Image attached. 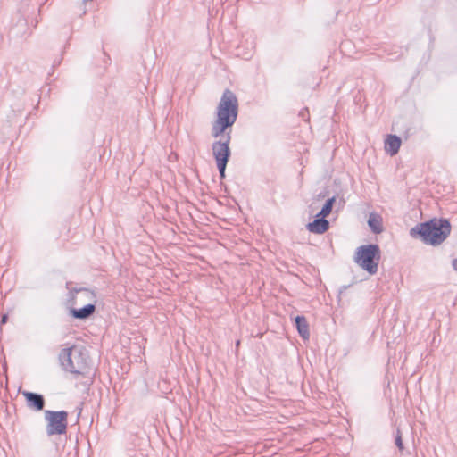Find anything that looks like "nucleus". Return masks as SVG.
I'll list each match as a JSON object with an SVG mask.
<instances>
[{
  "label": "nucleus",
  "mask_w": 457,
  "mask_h": 457,
  "mask_svg": "<svg viewBox=\"0 0 457 457\" xmlns=\"http://www.w3.org/2000/svg\"><path fill=\"white\" fill-rule=\"evenodd\" d=\"M59 361L65 371L85 376L90 370V357L87 350L81 345L63 348L59 353Z\"/></svg>",
  "instance_id": "obj_3"
},
{
  "label": "nucleus",
  "mask_w": 457,
  "mask_h": 457,
  "mask_svg": "<svg viewBox=\"0 0 457 457\" xmlns=\"http://www.w3.org/2000/svg\"><path fill=\"white\" fill-rule=\"evenodd\" d=\"M239 344H240V341L238 340V341L237 342V346H238V345H239Z\"/></svg>",
  "instance_id": "obj_17"
},
{
  "label": "nucleus",
  "mask_w": 457,
  "mask_h": 457,
  "mask_svg": "<svg viewBox=\"0 0 457 457\" xmlns=\"http://www.w3.org/2000/svg\"><path fill=\"white\" fill-rule=\"evenodd\" d=\"M295 326L299 335L303 339H308L310 337L309 324L304 316H296L295 319Z\"/></svg>",
  "instance_id": "obj_10"
},
{
  "label": "nucleus",
  "mask_w": 457,
  "mask_h": 457,
  "mask_svg": "<svg viewBox=\"0 0 457 457\" xmlns=\"http://www.w3.org/2000/svg\"><path fill=\"white\" fill-rule=\"evenodd\" d=\"M368 225L371 231L379 234L383 231L382 218L380 215L371 212L369 215Z\"/></svg>",
  "instance_id": "obj_11"
},
{
  "label": "nucleus",
  "mask_w": 457,
  "mask_h": 457,
  "mask_svg": "<svg viewBox=\"0 0 457 457\" xmlns=\"http://www.w3.org/2000/svg\"><path fill=\"white\" fill-rule=\"evenodd\" d=\"M395 443L400 451L403 450V444L402 440V434L399 428H397Z\"/></svg>",
  "instance_id": "obj_14"
},
{
  "label": "nucleus",
  "mask_w": 457,
  "mask_h": 457,
  "mask_svg": "<svg viewBox=\"0 0 457 457\" xmlns=\"http://www.w3.org/2000/svg\"><path fill=\"white\" fill-rule=\"evenodd\" d=\"M325 218L326 217H316L312 222L308 223V230L316 234H323L326 232L329 228V222Z\"/></svg>",
  "instance_id": "obj_7"
},
{
  "label": "nucleus",
  "mask_w": 457,
  "mask_h": 457,
  "mask_svg": "<svg viewBox=\"0 0 457 457\" xmlns=\"http://www.w3.org/2000/svg\"><path fill=\"white\" fill-rule=\"evenodd\" d=\"M7 320H8V315L3 314L1 317V324H5L7 322Z\"/></svg>",
  "instance_id": "obj_15"
},
{
  "label": "nucleus",
  "mask_w": 457,
  "mask_h": 457,
  "mask_svg": "<svg viewBox=\"0 0 457 457\" xmlns=\"http://www.w3.org/2000/svg\"><path fill=\"white\" fill-rule=\"evenodd\" d=\"M336 202V197L332 196L331 198H328L323 207L321 208L320 212L316 215V217H328L332 211L333 205Z\"/></svg>",
  "instance_id": "obj_12"
},
{
  "label": "nucleus",
  "mask_w": 457,
  "mask_h": 457,
  "mask_svg": "<svg viewBox=\"0 0 457 457\" xmlns=\"http://www.w3.org/2000/svg\"><path fill=\"white\" fill-rule=\"evenodd\" d=\"M452 266H453V270L457 271V259L453 260Z\"/></svg>",
  "instance_id": "obj_16"
},
{
  "label": "nucleus",
  "mask_w": 457,
  "mask_h": 457,
  "mask_svg": "<svg viewBox=\"0 0 457 457\" xmlns=\"http://www.w3.org/2000/svg\"><path fill=\"white\" fill-rule=\"evenodd\" d=\"M401 146V139L395 135H388L385 141V149L391 155L398 153Z\"/></svg>",
  "instance_id": "obj_9"
},
{
  "label": "nucleus",
  "mask_w": 457,
  "mask_h": 457,
  "mask_svg": "<svg viewBox=\"0 0 457 457\" xmlns=\"http://www.w3.org/2000/svg\"><path fill=\"white\" fill-rule=\"evenodd\" d=\"M451 233V224L446 219H433L416 225L410 230L413 237H419L425 244L440 245Z\"/></svg>",
  "instance_id": "obj_2"
},
{
  "label": "nucleus",
  "mask_w": 457,
  "mask_h": 457,
  "mask_svg": "<svg viewBox=\"0 0 457 457\" xmlns=\"http://www.w3.org/2000/svg\"><path fill=\"white\" fill-rule=\"evenodd\" d=\"M45 420L47 421L46 433L48 436L62 435L67 430L68 412L65 411H49L44 412Z\"/></svg>",
  "instance_id": "obj_5"
},
{
  "label": "nucleus",
  "mask_w": 457,
  "mask_h": 457,
  "mask_svg": "<svg viewBox=\"0 0 457 457\" xmlns=\"http://www.w3.org/2000/svg\"><path fill=\"white\" fill-rule=\"evenodd\" d=\"M72 292L76 294H81L83 296L89 301L96 302V295L93 291L87 289V288H79V289H73Z\"/></svg>",
  "instance_id": "obj_13"
},
{
  "label": "nucleus",
  "mask_w": 457,
  "mask_h": 457,
  "mask_svg": "<svg viewBox=\"0 0 457 457\" xmlns=\"http://www.w3.org/2000/svg\"><path fill=\"white\" fill-rule=\"evenodd\" d=\"M22 395L26 399L28 408L36 411L44 410L45 399L42 395L28 391H24Z\"/></svg>",
  "instance_id": "obj_6"
},
{
  "label": "nucleus",
  "mask_w": 457,
  "mask_h": 457,
  "mask_svg": "<svg viewBox=\"0 0 457 457\" xmlns=\"http://www.w3.org/2000/svg\"><path fill=\"white\" fill-rule=\"evenodd\" d=\"M237 97L230 89H225L218 104L217 117L211 129L212 137L219 138L212 144V152L221 179L225 177L226 167L231 156V127L237 121Z\"/></svg>",
  "instance_id": "obj_1"
},
{
  "label": "nucleus",
  "mask_w": 457,
  "mask_h": 457,
  "mask_svg": "<svg viewBox=\"0 0 457 457\" xmlns=\"http://www.w3.org/2000/svg\"><path fill=\"white\" fill-rule=\"evenodd\" d=\"M380 248L378 245L370 244L359 246L354 254V262L370 275L378 272L380 261Z\"/></svg>",
  "instance_id": "obj_4"
},
{
  "label": "nucleus",
  "mask_w": 457,
  "mask_h": 457,
  "mask_svg": "<svg viewBox=\"0 0 457 457\" xmlns=\"http://www.w3.org/2000/svg\"><path fill=\"white\" fill-rule=\"evenodd\" d=\"M96 311L94 303H88L82 308H71L70 310L71 315L78 320H86L89 318Z\"/></svg>",
  "instance_id": "obj_8"
}]
</instances>
